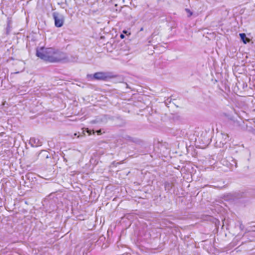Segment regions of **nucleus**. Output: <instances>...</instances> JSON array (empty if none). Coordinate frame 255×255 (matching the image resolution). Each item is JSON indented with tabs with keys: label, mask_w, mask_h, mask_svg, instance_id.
Instances as JSON below:
<instances>
[{
	"label": "nucleus",
	"mask_w": 255,
	"mask_h": 255,
	"mask_svg": "<svg viewBox=\"0 0 255 255\" xmlns=\"http://www.w3.org/2000/svg\"><path fill=\"white\" fill-rule=\"evenodd\" d=\"M11 20L8 18L7 20V26L6 27V34L7 35H8L11 31Z\"/></svg>",
	"instance_id": "5"
},
{
	"label": "nucleus",
	"mask_w": 255,
	"mask_h": 255,
	"mask_svg": "<svg viewBox=\"0 0 255 255\" xmlns=\"http://www.w3.org/2000/svg\"><path fill=\"white\" fill-rule=\"evenodd\" d=\"M123 32H124V33H127V31H126V30H124Z\"/></svg>",
	"instance_id": "15"
},
{
	"label": "nucleus",
	"mask_w": 255,
	"mask_h": 255,
	"mask_svg": "<svg viewBox=\"0 0 255 255\" xmlns=\"http://www.w3.org/2000/svg\"><path fill=\"white\" fill-rule=\"evenodd\" d=\"M29 143L33 147H37L41 146L42 143L40 140L35 137L30 138L29 140Z\"/></svg>",
	"instance_id": "4"
},
{
	"label": "nucleus",
	"mask_w": 255,
	"mask_h": 255,
	"mask_svg": "<svg viewBox=\"0 0 255 255\" xmlns=\"http://www.w3.org/2000/svg\"><path fill=\"white\" fill-rule=\"evenodd\" d=\"M126 87H127V88H128V85L127 83H126Z\"/></svg>",
	"instance_id": "16"
},
{
	"label": "nucleus",
	"mask_w": 255,
	"mask_h": 255,
	"mask_svg": "<svg viewBox=\"0 0 255 255\" xmlns=\"http://www.w3.org/2000/svg\"><path fill=\"white\" fill-rule=\"evenodd\" d=\"M87 77L91 80L107 81L114 77L110 72H99L94 74L88 75Z\"/></svg>",
	"instance_id": "2"
},
{
	"label": "nucleus",
	"mask_w": 255,
	"mask_h": 255,
	"mask_svg": "<svg viewBox=\"0 0 255 255\" xmlns=\"http://www.w3.org/2000/svg\"><path fill=\"white\" fill-rule=\"evenodd\" d=\"M36 55L42 60L51 63L76 62L77 57L71 56L68 57L66 53L62 52L59 49L52 47H41L36 50Z\"/></svg>",
	"instance_id": "1"
},
{
	"label": "nucleus",
	"mask_w": 255,
	"mask_h": 255,
	"mask_svg": "<svg viewBox=\"0 0 255 255\" xmlns=\"http://www.w3.org/2000/svg\"><path fill=\"white\" fill-rule=\"evenodd\" d=\"M125 138L127 140H131V137L130 136H128V135H127L126 136V137H125Z\"/></svg>",
	"instance_id": "10"
},
{
	"label": "nucleus",
	"mask_w": 255,
	"mask_h": 255,
	"mask_svg": "<svg viewBox=\"0 0 255 255\" xmlns=\"http://www.w3.org/2000/svg\"><path fill=\"white\" fill-rule=\"evenodd\" d=\"M121 38H124L125 37V35L123 34H121L120 35Z\"/></svg>",
	"instance_id": "12"
},
{
	"label": "nucleus",
	"mask_w": 255,
	"mask_h": 255,
	"mask_svg": "<svg viewBox=\"0 0 255 255\" xmlns=\"http://www.w3.org/2000/svg\"><path fill=\"white\" fill-rule=\"evenodd\" d=\"M186 10L188 12V13H190V16L192 14V13L190 11L189 9H186Z\"/></svg>",
	"instance_id": "11"
},
{
	"label": "nucleus",
	"mask_w": 255,
	"mask_h": 255,
	"mask_svg": "<svg viewBox=\"0 0 255 255\" xmlns=\"http://www.w3.org/2000/svg\"><path fill=\"white\" fill-rule=\"evenodd\" d=\"M107 120V118L106 116H104L102 118L100 119L99 121L101 122H104Z\"/></svg>",
	"instance_id": "9"
},
{
	"label": "nucleus",
	"mask_w": 255,
	"mask_h": 255,
	"mask_svg": "<svg viewBox=\"0 0 255 255\" xmlns=\"http://www.w3.org/2000/svg\"><path fill=\"white\" fill-rule=\"evenodd\" d=\"M40 155H43L44 156H45V157L46 158H49L48 153L46 150H42L40 153Z\"/></svg>",
	"instance_id": "6"
},
{
	"label": "nucleus",
	"mask_w": 255,
	"mask_h": 255,
	"mask_svg": "<svg viewBox=\"0 0 255 255\" xmlns=\"http://www.w3.org/2000/svg\"><path fill=\"white\" fill-rule=\"evenodd\" d=\"M234 162L235 163V166H236V167H237V162H236V160H235V161H234Z\"/></svg>",
	"instance_id": "13"
},
{
	"label": "nucleus",
	"mask_w": 255,
	"mask_h": 255,
	"mask_svg": "<svg viewBox=\"0 0 255 255\" xmlns=\"http://www.w3.org/2000/svg\"><path fill=\"white\" fill-rule=\"evenodd\" d=\"M53 17L54 19L55 25L57 27H61L63 26L65 20L64 15L57 12H54L52 13Z\"/></svg>",
	"instance_id": "3"
},
{
	"label": "nucleus",
	"mask_w": 255,
	"mask_h": 255,
	"mask_svg": "<svg viewBox=\"0 0 255 255\" xmlns=\"http://www.w3.org/2000/svg\"><path fill=\"white\" fill-rule=\"evenodd\" d=\"M222 138L224 139V142L223 143V144L226 143L228 141V138H229L228 135L227 134H222Z\"/></svg>",
	"instance_id": "8"
},
{
	"label": "nucleus",
	"mask_w": 255,
	"mask_h": 255,
	"mask_svg": "<svg viewBox=\"0 0 255 255\" xmlns=\"http://www.w3.org/2000/svg\"><path fill=\"white\" fill-rule=\"evenodd\" d=\"M240 36L241 39L243 40L244 43H246L247 42L245 40V38H246V35L245 33H240Z\"/></svg>",
	"instance_id": "7"
},
{
	"label": "nucleus",
	"mask_w": 255,
	"mask_h": 255,
	"mask_svg": "<svg viewBox=\"0 0 255 255\" xmlns=\"http://www.w3.org/2000/svg\"><path fill=\"white\" fill-rule=\"evenodd\" d=\"M98 133H101V130H98Z\"/></svg>",
	"instance_id": "17"
},
{
	"label": "nucleus",
	"mask_w": 255,
	"mask_h": 255,
	"mask_svg": "<svg viewBox=\"0 0 255 255\" xmlns=\"http://www.w3.org/2000/svg\"><path fill=\"white\" fill-rule=\"evenodd\" d=\"M168 185V186H170V184L169 183H166V185H165V188H166V186L167 185Z\"/></svg>",
	"instance_id": "14"
}]
</instances>
